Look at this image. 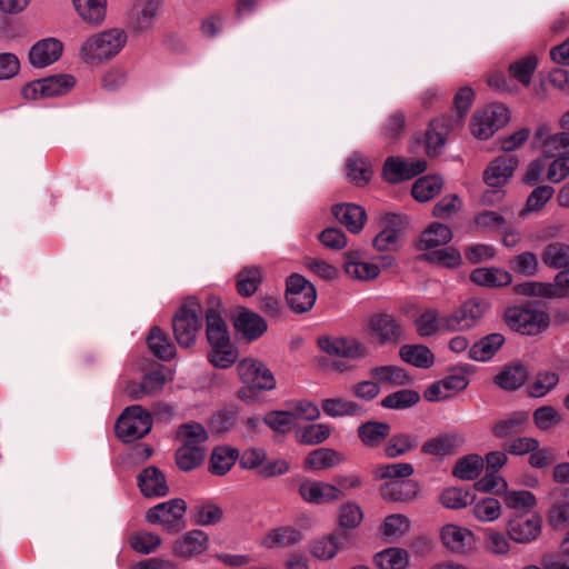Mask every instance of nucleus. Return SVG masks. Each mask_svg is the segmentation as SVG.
<instances>
[{
    "mask_svg": "<svg viewBox=\"0 0 569 569\" xmlns=\"http://www.w3.org/2000/svg\"><path fill=\"white\" fill-rule=\"evenodd\" d=\"M218 306V299L210 297L209 308L206 311V335L211 346L208 359L216 368L227 369L237 361L238 352L231 343L228 327L217 310Z\"/></svg>",
    "mask_w": 569,
    "mask_h": 569,
    "instance_id": "nucleus-1",
    "label": "nucleus"
},
{
    "mask_svg": "<svg viewBox=\"0 0 569 569\" xmlns=\"http://www.w3.org/2000/svg\"><path fill=\"white\" fill-rule=\"evenodd\" d=\"M503 319L511 330L527 336L543 332L550 323L549 315L533 301L507 308Z\"/></svg>",
    "mask_w": 569,
    "mask_h": 569,
    "instance_id": "nucleus-2",
    "label": "nucleus"
},
{
    "mask_svg": "<svg viewBox=\"0 0 569 569\" xmlns=\"http://www.w3.org/2000/svg\"><path fill=\"white\" fill-rule=\"evenodd\" d=\"M202 308L196 298H188L172 318L174 338L181 348H189L196 342L201 327Z\"/></svg>",
    "mask_w": 569,
    "mask_h": 569,
    "instance_id": "nucleus-3",
    "label": "nucleus"
},
{
    "mask_svg": "<svg viewBox=\"0 0 569 569\" xmlns=\"http://www.w3.org/2000/svg\"><path fill=\"white\" fill-rule=\"evenodd\" d=\"M127 41L126 33L111 29L89 38L81 47V53L87 62L96 63L116 56Z\"/></svg>",
    "mask_w": 569,
    "mask_h": 569,
    "instance_id": "nucleus-4",
    "label": "nucleus"
},
{
    "mask_svg": "<svg viewBox=\"0 0 569 569\" xmlns=\"http://www.w3.org/2000/svg\"><path fill=\"white\" fill-rule=\"evenodd\" d=\"M237 370L241 381L247 386L238 391V397L242 400L251 398L252 389L272 390L276 387V379L270 369L257 359H242L237 365Z\"/></svg>",
    "mask_w": 569,
    "mask_h": 569,
    "instance_id": "nucleus-5",
    "label": "nucleus"
},
{
    "mask_svg": "<svg viewBox=\"0 0 569 569\" xmlns=\"http://www.w3.org/2000/svg\"><path fill=\"white\" fill-rule=\"evenodd\" d=\"M152 428V417L139 405L127 407L116 422L117 437L123 442L143 438Z\"/></svg>",
    "mask_w": 569,
    "mask_h": 569,
    "instance_id": "nucleus-6",
    "label": "nucleus"
},
{
    "mask_svg": "<svg viewBox=\"0 0 569 569\" xmlns=\"http://www.w3.org/2000/svg\"><path fill=\"white\" fill-rule=\"evenodd\" d=\"M186 501L180 498H174L148 509L146 519L149 523L159 525L163 531L174 535L186 527Z\"/></svg>",
    "mask_w": 569,
    "mask_h": 569,
    "instance_id": "nucleus-7",
    "label": "nucleus"
},
{
    "mask_svg": "<svg viewBox=\"0 0 569 569\" xmlns=\"http://www.w3.org/2000/svg\"><path fill=\"white\" fill-rule=\"evenodd\" d=\"M510 120L509 110L501 103H491L478 110L471 122V133L481 140H487Z\"/></svg>",
    "mask_w": 569,
    "mask_h": 569,
    "instance_id": "nucleus-8",
    "label": "nucleus"
},
{
    "mask_svg": "<svg viewBox=\"0 0 569 569\" xmlns=\"http://www.w3.org/2000/svg\"><path fill=\"white\" fill-rule=\"evenodd\" d=\"M286 300L296 313L309 311L317 300L316 287L299 273H292L286 281Z\"/></svg>",
    "mask_w": 569,
    "mask_h": 569,
    "instance_id": "nucleus-9",
    "label": "nucleus"
},
{
    "mask_svg": "<svg viewBox=\"0 0 569 569\" xmlns=\"http://www.w3.org/2000/svg\"><path fill=\"white\" fill-rule=\"evenodd\" d=\"M490 303L485 299L471 298L462 303L452 315L446 317L445 326L449 331L472 328L489 310Z\"/></svg>",
    "mask_w": 569,
    "mask_h": 569,
    "instance_id": "nucleus-10",
    "label": "nucleus"
},
{
    "mask_svg": "<svg viewBox=\"0 0 569 569\" xmlns=\"http://www.w3.org/2000/svg\"><path fill=\"white\" fill-rule=\"evenodd\" d=\"M517 295L528 297H565L569 291V267L557 273L555 284L538 281H526L513 287Z\"/></svg>",
    "mask_w": 569,
    "mask_h": 569,
    "instance_id": "nucleus-11",
    "label": "nucleus"
},
{
    "mask_svg": "<svg viewBox=\"0 0 569 569\" xmlns=\"http://www.w3.org/2000/svg\"><path fill=\"white\" fill-rule=\"evenodd\" d=\"M381 230L373 238L372 246L378 251H395L406 233L408 221L403 216H385L380 221Z\"/></svg>",
    "mask_w": 569,
    "mask_h": 569,
    "instance_id": "nucleus-12",
    "label": "nucleus"
},
{
    "mask_svg": "<svg viewBox=\"0 0 569 569\" xmlns=\"http://www.w3.org/2000/svg\"><path fill=\"white\" fill-rule=\"evenodd\" d=\"M369 329L381 346L397 345L403 339L401 322L393 315L387 312L372 315L369 319Z\"/></svg>",
    "mask_w": 569,
    "mask_h": 569,
    "instance_id": "nucleus-13",
    "label": "nucleus"
},
{
    "mask_svg": "<svg viewBox=\"0 0 569 569\" xmlns=\"http://www.w3.org/2000/svg\"><path fill=\"white\" fill-rule=\"evenodd\" d=\"M426 169L427 161L423 159H415L407 162L397 157H389L382 167V176L386 181L397 183L411 179L422 173Z\"/></svg>",
    "mask_w": 569,
    "mask_h": 569,
    "instance_id": "nucleus-14",
    "label": "nucleus"
},
{
    "mask_svg": "<svg viewBox=\"0 0 569 569\" xmlns=\"http://www.w3.org/2000/svg\"><path fill=\"white\" fill-rule=\"evenodd\" d=\"M233 327L249 342L259 339L268 329L266 320L260 315L244 307L236 310Z\"/></svg>",
    "mask_w": 569,
    "mask_h": 569,
    "instance_id": "nucleus-15",
    "label": "nucleus"
},
{
    "mask_svg": "<svg viewBox=\"0 0 569 569\" xmlns=\"http://www.w3.org/2000/svg\"><path fill=\"white\" fill-rule=\"evenodd\" d=\"M299 493L309 503H328L342 499L343 491L335 485L306 480L299 486Z\"/></svg>",
    "mask_w": 569,
    "mask_h": 569,
    "instance_id": "nucleus-16",
    "label": "nucleus"
},
{
    "mask_svg": "<svg viewBox=\"0 0 569 569\" xmlns=\"http://www.w3.org/2000/svg\"><path fill=\"white\" fill-rule=\"evenodd\" d=\"M518 167V160L513 156H502L496 158L483 172V180L489 188L502 187L513 176L515 169Z\"/></svg>",
    "mask_w": 569,
    "mask_h": 569,
    "instance_id": "nucleus-17",
    "label": "nucleus"
},
{
    "mask_svg": "<svg viewBox=\"0 0 569 569\" xmlns=\"http://www.w3.org/2000/svg\"><path fill=\"white\" fill-rule=\"evenodd\" d=\"M507 532L511 540L518 543H529L538 538L541 532V519L538 516H518L511 519L507 526Z\"/></svg>",
    "mask_w": 569,
    "mask_h": 569,
    "instance_id": "nucleus-18",
    "label": "nucleus"
},
{
    "mask_svg": "<svg viewBox=\"0 0 569 569\" xmlns=\"http://www.w3.org/2000/svg\"><path fill=\"white\" fill-rule=\"evenodd\" d=\"M319 348L328 355L339 356L349 359L362 358L366 355V347L353 338L322 337L318 339Z\"/></svg>",
    "mask_w": 569,
    "mask_h": 569,
    "instance_id": "nucleus-19",
    "label": "nucleus"
},
{
    "mask_svg": "<svg viewBox=\"0 0 569 569\" xmlns=\"http://www.w3.org/2000/svg\"><path fill=\"white\" fill-rule=\"evenodd\" d=\"M137 485L141 493L147 498H160L169 493L164 473L154 466H149L139 472Z\"/></svg>",
    "mask_w": 569,
    "mask_h": 569,
    "instance_id": "nucleus-20",
    "label": "nucleus"
},
{
    "mask_svg": "<svg viewBox=\"0 0 569 569\" xmlns=\"http://www.w3.org/2000/svg\"><path fill=\"white\" fill-rule=\"evenodd\" d=\"M457 127L447 120V117H439L430 121L425 136L426 152L429 157H436L441 152L447 136Z\"/></svg>",
    "mask_w": 569,
    "mask_h": 569,
    "instance_id": "nucleus-21",
    "label": "nucleus"
},
{
    "mask_svg": "<svg viewBox=\"0 0 569 569\" xmlns=\"http://www.w3.org/2000/svg\"><path fill=\"white\" fill-rule=\"evenodd\" d=\"M63 50V44L56 38H47L33 44L29 51V60L33 67L44 68L56 62Z\"/></svg>",
    "mask_w": 569,
    "mask_h": 569,
    "instance_id": "nucleus-22",
    "label": "nucleus"
},
{
    "mask_svg": "<svg viewBox=\"0 0 569 569\" xmlns=\"http://www.w3.org/2000/svg\"><path fill=\"white\" fill-rule=\"evenodd\" d=\"M209 546L208 535L200 530L193 529L184 533L173 545V553L177 557L189 559L204 552Z\"/></svg>",
    "mask_w": 569,
    "mask_h": 569,
    "instance_id": "nucleus-23",
    "label": "nucleus"
},
{
    "mask_svg": "<svg viewBox=\"0 0 569 569\" xmlns=\"http://www.w3.org/2000/svg\"><path fill=\"white\" fill-rule=\"evenodd\" d=\"M351 536L341 529L335 530L329 536L318 539L312 545V555L319 559L328 560L350 543Z\"/></svg>",
    "mask_w": 569,
    "mask_h": 569,
    "instance_id": "nucleus-24",
    "label": "nucleus"
},
{
    "mask_svg": "<svg viewBox=\"0 0 569 569\" xmlns=\"http://www.w3.org/2000/svg\"><path fill=\"white\" fill-rule=\"evenodd\" d=\"M535 139L541 141L545 158L569 154V131L567 130L547 134L546 127H540L535 133Z\"/></svg>",
    "mask_w": 569,
    "mask_h": 569,
    "instance_id": "nucleus-25",
    "label": "nucleus"
},
{
    "mask_svg": "<svg viewBox=\"0 0 569 569\" xmlns=\"http://www.w3.org/2000/svg\"><path fill=\"white\" fill-rule=\"evenodd\" d=\"M462 438L456 432H445L427 440L421 451L425 455L446 457L453 455L461 446Z\"/></svg>",
    "mask_w": 569,
    "mask_h": 569,
    "instance_id": "nucleus-26",
    "label": "nucleus"
},
{
    "mask_svg": "<svg viewBox=\"0 0 569 569\" xmlns=\"http://www.w3.org/2000/svg\"><path fill=\"white\" fill-rule=\"evenodd\" d=\"M470 280L480 287L501 288L512 282V276L501 268H477L471 271Z\"/></svg>",
    "mask_w": 569,
    "mask_h": 569,
    "instance_id": "nucleus-27",
    "label": "nucleus"
},
{
    "mask_svg": "<svg viewBox=\"0 0 569 569\" xmlns=\"http://www.w3.org/2000/svg\"><path fill=\"white\" fill-rule=\"evenodd\" d=\"M391 426L387 422L368 420L357 429L360 441L368 448H377L390 436Z\"/></svg>",
    "mask_w": 569,
    "mask_h": 569,
    "instance_id": "nucleus-28",
    "label": "nucleus"
},
{
    "mask_svg": "<svg viewBox=\"0 0 569 569\" xmlns=\"http://www.w3.org/2000/svg\"><path fill=\"white\" fill-rule=\"evenodd\" d=\"M263 281V269L260 266H244L236 276V290L241 297L253 296Z\"/></svg>",
    "mask_w": 569,
    "mask_h": 569,
    "instance_id": "nucleus-29",
    "label": "nucleus"
},
{
    "mask_svg": "<svg viewBox=\"0 0 569 569\" xmlns=\"http://www.w3.org/2000/svg\"><path fill=\"white\" fill-rule=\"evenodd\" d=\"M343 269L348 276L359 280H372L380 273L377 264L361 261L359 251L346 253Z\"/></svg>",
    "mask_w": 569,
    "mask_h": 569,
    "instance_id": "nucleus-30",
    "label": "nucleus"
},
{
    "mask_svg": "<svg viewBox=\"0 0 569 569\" xmlns=\"http://www.w3.org/2000/svg\"><path fill=\"white\" fill-rule=\"evenodd\" d=\"M529 371L521 362H516L506 366L497 376L493 381L497 386L506 391H516L523 386L528 379Z\"/></svg>",
    "mask_w": 569,
    "mask_h": 569,
    "instance_id": "nucleus-31",
    "label": "nucleus"
},
{
    "mask_svg": "<svg viewBox=\"0 0 569 569\" xmlns=\"http://www.w3.org/2000/svg\"><path fill=\"white\" fill-rule=\"evenodd\" d=\"M418 491L419 485L413 480H391L380 488L382 498L390 501H411Z\"/></svg>",
    "mask_w": 569,
    "mask_h": 569,
    "instance_id": "nucleus-32",
    "label": "nucleus"
},
{
    "mask_svg": "<svg viewBox=\"0 0 569 569\" xmlns=\"http://www.w3.org/2000/svg\"><path fill=\"white\" fill-rule=\"evenodd\" d=\"M473 535L470 530L455 525L441 529L442 543L453 552H465L472 545Z\"/></svg>",
    "mask_w": 569,
    "mask_h": 569,
    "instance_id": "nucleus-33",
    "label": "nucleus"
},
{
    "mask_svg": "<svg viewBox=\"0 0 569 569\" xmlns=\"http://www.w3.org/2000/svg\"><path fill=\"white\" fill-rule=\"evenodd\" d=\"M345 461L343 456L331 448L312 450L305 459V468L313 471L326 470L339 466Z\"/></svg>",
    "mask_w": 569,
    "mask_h": 569,
    "instance_id": "nucleus-34",
    "label": "nucleus"
},
{
    "mask_svg": "<svg viewBox=\"0 0 569 569\" xmlns=\"http://www.w3.org/2000/svg\"><path fill=\"white\" fill-rule=\"evenodd\" d=\"M505 337L501 333H490L473 343L469 349V358L476 361H488L503 346Z\"/></svg>",
    "mask_w": 569,
    "mask_h": 569,
    "instance_id": "nucleus-35",
    "label": "nucleus"
},
{
    "mask_svg": "<svg viewBox=\"0 0 569 569\" xmlns=\"http://www.w3.org/2000/svg\"><path fill=\"white\" fill-rule=\"evenodd\" d=\"M452 239L450 228L440 222H433L421 233L418 242L419 250H429L445 246Z\"/></svg>",
    "mask_w": 569,
    "mask_h": 569,
    "instance_id": "nucleus-36",
    "label": "nucleus"
},
{
    "mask_svg": "<svg viewBox=\"0 0 569 569\" xmlns=\"http://www.w3.org/2000/svg\"><path fill=\"white\" fill-rule=\"evenodd\" d=\"M529 415L527 411H515L507 418L498 420L492 427V433L497 438H510L523 432Z\"/></svg>",
    "mask_w": 569,
    "mask_h": 569,
    "instance_id": "nucleus-37",
    "label": "nucleus"
},
{
    "mask_svg": "<svg viewBox=\"0 0 569 569\" xmlns=\"http://www.w3.org/2000/svg\"><path fill=\"white\" fill-rule=\"evenodd\" d=\"M347 177L358 187L368 184L372 177L371 164L360 153H353L347 161Z\"/></svg>",
    "mask_w": 569,
    "mask_h": 569,
    "instance_id": "nucleus-38",
    "label": "nucleus"
},
{
    "mask_svg": "<svg viewBox=\"0 0 569 569\" xmlns=\"http://www.w3.org/2000/svg\"><path fill=\"white\" fill-rule=\"evenodd\" d=\"M400 358L417 368H430L435 363V356L423 345H405L399 350Z\"/></svg>",
    "mask_w": 569,
    "mask_h": 569,
    "instance_id": "nucleus-39",
    "label": "nucleus"
},
{
    "mask_svg": "<svg viewBox=\"0 0 569 569\" xmlns=\"http://www.w3.org/2000/svg\"><path fill=\"white\" fill-rule=\"evenodd\" d=\"M559 383V375L553 370H540L533 381L527 385V395L530 398H542L551 392Z\"/></svg>",
    "mask_w": 569,
    "mask_h": 569,
    "instance_id": "nucleus-40",
    "label": "nucleus"
},
{
    "mask_svg": "<svg viewBox=\"0 0 569 569\" xmlns=\"http://www.w3.org/2000/svg\"><path fill=\"white\" fill-rule=\"evenodd\" d=\"M420 259L439 267L456 269L461 266L462 257L458 249L455 247H445L436 249L420 256Z\"/></svg>",
    "mask_w": 569,
    "mask_h": 569,
    "instance_id": "nucleus-41",
    "label": "nucleus"
},
{
    "mask_svg": "<svg viewBox=\"0 0 569 569\" xmlns=\"http://www.w3.org/2000/svg\"><path fill=\"white\" fill-rule=\"evenodd\" d=\"M147 342L150 351L163 361L171 360L176 353L174 345L159 327L150 330Z\"/></svg>",
    "mask_w": 569,
    "mask_h": 569,
    "instance_id": "nucleus-42",
    "label": "nucleus"
},
{
    "mask_svg": "<svg viewBox=\"0 0 569 569\" xmlns=\"http://www.w3.org/2000/svg\"><path fill=\"white\" fill-rule=\"evenodd\" d=\"M239 458V451L229 446H218L210 458V471L217 476L226 475Z\"/></svg>",
    "mask_w": 569,
    "mask_h": 569,
    "instance_id": "nucleus-43",
    "label": "nucleus"
},
{
    "mask_svg": "<svg viewBox=\"0 0 569 569\" xmlns=\"http://www.w3.org/2000/svg\"><path fill=\"white\" fill-rule=\"evenodd\" d=\"M323 412L332 418L345 416H362L363 408L355 401L346 400L343 398H328L322 400L321 403Z\"/></svg>",
    "mask_w": 569,
    "mask_h": 569,
    "instance_id": "nucleus-44",
    "label": "nucleus"
},
{
    "mask_svg": "<svg viewBox=\"0 0 569 569\" xmlns=\"http://www.w3.org/2000/svg\"><path fill=\"white\" fill-rule=\"evenodd\" d=\"M483 469V459L477 453L457 460L452 475L461 480H476Z\"/></svg>",
    "mask_w": 569,
    "mask_h": 569,
    "instance_id": "nucleus-45",
    "label": "nucleus"
},
{
    "mask_svg": "<svg viewBox=\"0 0 569 569\" xmlns=\"http://www.w3.org/2000/svg\"><path fill=\"white\" fill-rule=\"evenodd\" d=\"M191 517L193 523L198 526H213L222 520L223 510L219 506L206 501L191 508Z\"/></svg>",
    "mask_w": 569,
    "mask_h": 569,
    "instance_id": "nucleus-46",
    "label": "nucleus"
},
{
    "mask_svg": "<svg viewBox=\"0 0 569 569\" xmlns=\"http://www.w3.org/2000/svg\"><path fill=\"white\" fill-rule=\"evenodd\" d=\"M42 83V97L51 98L68 93L76 84V80L70 74H54L40 79Z\"/></svg>",
    "mask_w": 569,
    "mask_h": 569,
    "instance_id": "nucleus-47",
    "label": "nucleus"
},
{
    "mask_svg": "<svg viewBox=\"0 0 569 569\" xmlns=\"http://www.w3.org/2000/svg\"><path fill=\"white\" fill-rule=\"evenodd\" d=\"M301 540L299 530L291 527H281L270 530L263 538L262 545L266 548L288 547Z\"/></svg>",
    "mask_w": 569,
    "mask_h": 569,
    "instance_id": "nucleus-48",
    "label": "nucleus"
},
{
    "mask_svg": "<svg viewBox=\"0 0 569 569\" xmlns=\"http://www.w3.org/2000/svg\"><path fill=\"white\" fill-rule=\"evenodd\" d=\"M543 263L552 269L569 268V246L560 242L549 243L541 254Z\"/></svg>",
    "mask_w": 569,
    "mask_h": 569,
    "instance_id": "nucleus-49",
    "label": "nucleus"
},
{
    "mask_svg": "<svg viewBox=\"0 0 569 569\" xmlns=\"http://www.w3.org/2000/svg\"><path fill=\"white\" fill-rule=\"evenodd\" d=\"M418 445V436L409 433H397L389 438L385 447V453L388 458H397L417 448Z\"/></svg>",
    "mask_w": 569,
    "mask_h": 569,
    "instance_id": "nucleus-50",
    "label": "nucleus"
},
{
    "mask_svg": "<svg viewBox=\"0 0 569 569\" xmlns=\"http://www.w3.org/2000/svg\"><path fill=\"white\" fill-rule=\"evenodd\" d=\"M371 377L381 383L391 386H405L410 382V376L406 369L398 366H381L371 370Z\"/></svg>",
    "mask_w": 569,
    "mask_h": 569,
    "instance_id": "nucleus-51",
    "label": "nucleus"
},
{
    "mask_svg": "<svg viewBox=\"0 0 569 569\" xmlns=\"http://www.w3.org/2000/svg\"><path fill=\"white\" fill-rule=\"evenodd\" d=\"M442 187V180L437 176L419 178L412 186L411 194L419 202H426L438 194Z\"/></svg>",
    "mask_w": 569,
    "mask_h": 569,
    "instance_id": "nucleus-52",
    "label": "nucleus"
},
{
    "mask_svg": "<svg viewBox=\"0 0 569 569\" xmlns=\"http://www.w3.org/2000/svg\"><path fill=\"white\" fill-rule=\"evenodd\" d=\"M163 0H139L140 11L133 28L136 31H144L152 27L159 11L162 7Z\"/></svg>",
    "mask_w": 569,
    "mask_h": 569,
    "instance_id": "nucleus-53",
    "label": "nucleus"
},
{
    "mask_svg": "<svg viewBox=\"0 0 569 569\" xmlns=\"http://www.w3.org/2000/svg\"><path fill=\"white\" fill-rule=\"evenodd\" d=\"M420 400L418 391L412 389H401L385 397L380 405L387 409L405 410L413 407Z\"/></svg>",
    "mask_w": 569,
    "mask_h": 569,
    "instance_id": "nucleus-54",
    "label": "nucleus"
},
{
    "mask_svg": "<svg viewBox=\"0 0 569 569\" xmlns=\"http://www.w3.org/2000/svg\"><path fill=\"white\" fill-rule=\"evenodd\" d=\"M473 97L475 93L470 87L460 88L453 99L456 113L446 114L445 117H447V120H449L450 123L455 124L457 128L460 127L472 104Z\"/></svg>",
    "mask_w": 569,
    "mask_h": 569,
    "instance_id": "nucleus-55",
    "label": "nucleus"
},
{
    "mask_svg": "<svg viewBox=\"0 0 569 569\" xmlns=\"http://www.w3.org/2000/svg\"><path fill=\"white\" fill-rule=\"evenodd\" d=\"M375 563L380 569H405L409 563L408 553L405 549L388 548L375 556Z\"/></svg>",
    "mask_w": 569,
    "mask_h": 569,
    "instance_id": "nucleus-56",
    "label": "nucleus"
},
{
    "mask_svg": "<svg viewBox=\"0 0 569 569\" xmlns=\"http://www.w3.org/2000/svg\"><path fill=\"white\" fill-rule=\"evenodd\" d=\"M202 447L181 446L176 451V463L182 471H191L199 467L204 459Z\"/></svg>",
    "mask_w": 569,
    "mask_h": 569,
    "instance_id": "nucleus-57",
    "label": "nucleus"
},
{
    "mask_svg": "<svg viewBox=\"0 0 569 569\" xmlns=\"http://www.w3.org/2000/svg\"><path fill=\"white\" fill-rule=\"evenodd\" d=\"M177 438L182 446L201 447L208 440V433L201 423L188 422L178 428Z\"/></svg>",
    "mask_w": 569,
    "mask_h": 569,
    "instance_id": "nucleus-58",
    "label": "nucleus"
},
{
    "mask_svg": "<svg viewBox=\"0 0 569 569\" xmlns=\"http://www.w3.org/2000/svg\"><path fill=\"white\" fill-rule=\"evenodd\" d=\"M77 12L89 23H99L104 18L106 0H72Z\"/></svg>",
    "mask_w": 569,
    "mask_h": 569,
    "instance_id": "nucleus-59",
    "label": "nucleus"
},
{
    "mask_svg": "<svg viewBox=\"0 0 569 569\" xmlns=\"http://www.w3.org/2000/svg\"><path fill=\"white\" fill-rule=\"evenodd\" d=\"M439 499L448 509H461L473 502L475 495L468 489L452 487L445 489Z\"/></svg>",
    "mask_w": 569,
    "mask_h": 569,
    "instance_id": "nucleus-60",
    "label": "nucleus"
},
{
    "mask_svg": "<svg viewBox=\"0 0 569 569\" xmlns=\"http://www.w3.org/2000/svg\"><path fill=\"white\" fill-rule=\"evenodd\" d=\"M445 318H439L436 309L425 310L415 321L417 332L421 337L435 335L440 328H446Z\"/></svg>",
    "mask_w": 569,
    "mask_h": 569,
    "instance_id": "nucleus-61",
    "label": "nucleus"
},
{
    "mask_svg": "<svg viewBox=\"0 0 569 569\" xmlns=\"http://www.w3.org/2000/svg\"><path fill=\"white\" fill-rule=\"evenodd\" d=\"M362 519L363 512L356 502L348 501L340 506L338 513L339 529H355L361 523Z\"/></svg>",
    "mask_w": 569,
    "mask_h": 569,
    "instance_id": "nucleus-62",
    "label": "nucleus"
},
{
    "mask_svg": "<svg viewBox=\"0 0 569 569\" xmlns=\"http://www.w3.org/2000/svg\"><path fill=\"white\" fill-rule=\"evenodd\" d=\"M537 68V58L535 56L525 57L509 66V73L512 78L521 82L523 86H529L531 77Z\"/></svg>",
    "mask_w": 569,
    "mask_h": 569,
    "instance_id": "nucleus-63",
    "label": "nucleus"
},
{
    "mask_svg": "<svg viewBox=\"0 0 569 569\" xmlns=\"http://www.w3.org/2000/svg\"><path fill=\"white\" fill-rule=\"evenodd\" d=\"M330 436V428L323 423H313L299 430L298 441L302 445L315 446L326 441Z\"/></svg>",
    "mask_w": 569,
    "mask_h": 569,
    "instance_id": "nucleus-64",
    "label": "nucleus"
}]
</instances>
